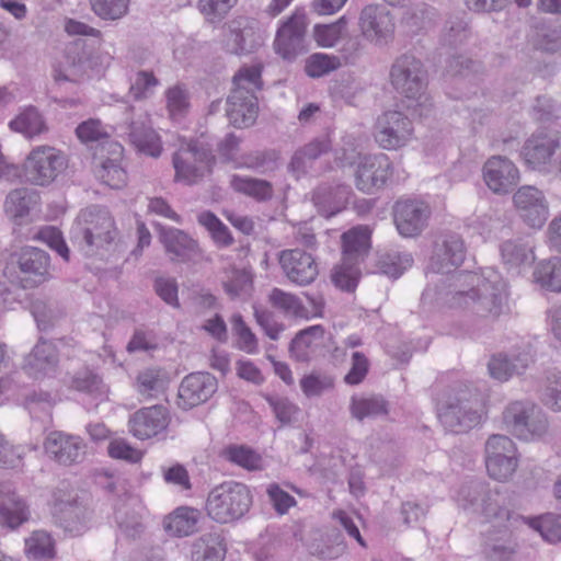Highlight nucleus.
Here are the masks:
<instances>
[{"label": "nucleus", "mask_w": 561, "mask_h": 561, "mask_svg": "<svg viewBox=\"0 0 561 561\" xmlns=\"http://www.w3.org/2000/svg\"><path fill=\"white\" fill-rule=\"evenodd\" d=\"M444 304L462 311L473 323L493 324L507 314L508 285L497 273L459 271L437 290Z\"/></svg>", "instance_id": "nucleus-1"}, {"label": "nucleus", "mask_w": 561, "mask_h": 561, "mask_svg": "<svg viewBox=\"0 0 561 561\" xmlns=\"http://www.w3.org/2000/svg\"><path fill=\"white\" fill-rule=\"evenodd\" d=\"M507 496L497 489H491L483 481H471L458 493L459 505L467 512L481 516L493 527L518 528L526 525V518L506 506Z\"/></svg>", "instance_id": "nucleus-2"}, {"label": "nucleus", "mask_w": 561, "mask_h": 561, "mask_svg": "<svg viewBox=\"0 0 561 561\" xmlns=\"http://www.w3.org/2000/svg\"><path fill=\"white\" fill-rule=\"evenodd\" d=\"M392 88L407 99L408 107L420 117L432 112V100L426 93L427 71L423 62L413 55H401L390 69Z\"/></svg>", "instance_id": "nucleus-3"}, {"label": "nucleus", "mask_w": 561, "mask_h": 561, "mask_svg": "<svg viewBox=\"0 0 561 561\" xmlns=\"http://www.w3.org/2000/svg\"><path fill=\"white\" fill-rule=\"evenodd\" d=\"M482 413L480 393L468 386L448 390L437 403L439 422L455 434L467 433L480 425Z\"/></svg>", "instance_id": "nucleus-4"}, {"label": "nucleus", "mask_w": 561, "mask_h": 561, "mask_svg": "<svg viewBox=\"0 0 561 561\" xmlns=\"http://www.w3.org/2000/svg\"><path fill=\"white\" fill-rule=\"evenodd\" d=\"M71 240L85 256H103V250L112 244L116 237L114 220L102 207L92 206L80 213L72 228Z\"/></svg>", "instance_id": "nucleus-5"}, {"label": "nucleus", "mask_w": 561, "mask_h": 561, "mask_svg": "<svg viewBox=\"0 0 561 561\" xmlns=\"http://www.w3.org/2000/svg\"><path fill=\"white\" fill-rule=\"evenodd\" d=\"M261 66L241 68L233 77L234 88L227 100V116L238 128L251 126L257 115L255 93L262 89Z\"/></svg>", "instance_id": "nucleus-6"}, {"label": "nucleus", "mask_w": 561, "mask_h": 561, "mask_svg": "<svg viewBox=\"0 0 561 561\" xmlns=\"http://www.w3.org/2000/svg\"><path fill=\"white\" fill-rule=\"evenodd\" d=\"M4 274L23 289L38 287L53 277L50 255L36 247H23L11 254Z\"/></svg>", "instance_id": "nucleus-7"}, {"label": "nucleus", "mask_w": 561, "mask_h": 561, "mask_svg": "<svg viewBox=\"0 0 561 561\" xmlns=\"http://www.w3.org/2000/svg\"><path fill=\"white\" fill-rule=\"evenodd\" d=\"M251 506L250 489L236 481H227L215 486L206 501L208 516L219 524L239 520L250 511Z\"/></svg>", "instance_id": "nucleus-8"}, {"label": "nucleus", "mask_w": 561, "mask_h": 561, "mask_svg": "<svg viewBox=\"0 0 561 561\" xmlns=\"http://www.w3.org/2000/svg\"><path fill=\"white\" fill-rule=\"evenodd\" d=\"M505 428L525 440L541 437L548 431V419L542 409L528 399L510 402L502 412Z\"/></svg>", "instance_id": "nucleus-9"}, {"label": "nucleus", "mask_w": 561, "mask_h": 561, "mask_svg": "<svg viewBox=\"0 0 561 561\" xmlns=\"http://www.w3.org/2000/svg\"><path fill=\"white\" fill-rule=\"evenodd\" d=\"M215 161L211 150L197 141L182 146L172 159L175 180L194 184L211 172Z\"/></svg>", "instance_id": "nucleus-10"}, {"label": "nucleus", "mask_w": 561, "mask_h": 561, "mask_svg": "<svg viewBox=\"0 0 561 561\" xmlns=\"http://www.w3.org/2000/svg\"><path fill=\"white\" fill-rule=\"evenodd\" d=\"M67 167L64 154L53 147L33 149L24 162V176L34 185L46 186L54 182Z\"/></svg>", "instance_id": "nucleus-11"}, {"label": "nucleus", "mask_w": 561, "mask_h": 561, "mask_svg": "<svg viewBox=\"0 0 561 561\" xmlns=\"http://www.w3.org/2000/svg\"><path fill=\"white\" fill-rule=\"evenodd\" d=\"M485 467L489 476L497 481L508 480L516 471L517 449L506 435L493 434L484 445Z\"/></svg>", "instance_id": "nucleus-12"}, {"label": "nucleus", "mask_w": 561, "mask_h": 561, "mask_svg": "<svg viewBox=\"0 0 561 561\" xmlns=\"http://www.w3.org/2000/svg\"><path fill=\"white\" fill-rule=\"evenodd\" d=\"M124 135L130 145L140 153L158 158L162 152L160 136L152 128L149 116L146 113H135V108H126V118L122 124Z\"/></svg>", "instance_id": "nucleus-13"}, {"label": "nucleus", "mask_w": 561, "mask_h": 561, "mask_svg": "<svg viewBox=\"0 0 561 561\" xmlns=\"http://www.w3.org/2000/svg\"><path fill=\"white\" fill-rule=\"evenodd\" d=\"M411 119L400 111H387L378 116L374 137L376 142L386 150L404 147L413 136Z\"/></svg>", "instance_id": "nucleus-14"}, {"label": "nucleus", "mask_w": 561, "mask_h": 561, "mask_svg": "<svg viewBox=\"0 0 561 561\" xmlns=\"http://www.w3.org/2000/svg\"><path fill=\"white\" fill-rule=\"evenodd\" d=\"M307 16L304 10L297 9L276 33L274 49L283 59L293 61L307 51L306 31Z\"/></svg>", "instance_id": "nucleus-15"}, {"label": "nucleus", "mask_w": 561, "mask_h": 561, "mask_svg": "<svg viewBox=\"0 0 561 561\" xmlns=\"http://www.w3.org/2000/svg\"><path fill=\"white\" fill-rule=\"evenodd\" d=\"M465 242L458 234H445L435 241L427 270L450 277L466 259Z\"/></svg>", "instance_id": "nucleus-16"}, {"label": "nucleus", "mask_w": 561, "mask_h": 561, "mask_svg": "<svg viewBox=\"0 0 561 561\" xmlns=\"http://www.w3.org/2000/svg\"><path fill=\"white\" fill-rule=\"evenodd\" d=\"M278 263L287 279L298 286L311 284L319 274L312 254L299 248L280 251Z\"/></svg>", "instance_id": "nucleus-17"}, {"label": "nucleus", "mask_w": 561, "mask_h": 561, "mask_svg": "<svg viewBox=\"0 0 561 561\" xmlns=\"http://www.w3.org/2000/svg\"><path fill=\"white\" fill-rule=\"evenodd\" d=\"M215 376L206 371L191 373L183 378L179 387L178 405L183 410L193 409L208 401L217 391Z\"/></svg>", "instance_id": "nucleus-18"}, {"label": "nucleus", "mask_w": 561, "mask_h": 561, "mask_svg": "<svg viewBox=\"0 0 561 561\" xmlns=\"http://www.w3.org/2000/svg\"><path fill=\"white\" fill-rule=\"evenodd\" d=\"M87 445L77 435L55 431L48 434L44 442L47 456L62 466L80 463L85 457Z\"/></svg>", "instance_id": "nucleus-19"}, {"label": "nucleus", "mask_w": 561, "mask_h": 561, "mask_svg": "<svg viewBox=\"0 0 561 561\" xmlns=\"http://www.w3.org/2000/svg\"><path fill=\"white\" fill-rule=\"evenodd\" d=\"M59 364L56 345L41 337L32 351L24 357L22 370L34 380L54 377Z\"/></svg>", "instance_id": "nucleus-20"}, {"label": "nucleus", "mask_w": 561, "mask_h": 561, "mask_svg": "<svg viewBox=\"0 0 561 561\" xmlns=\"http://www.w3.org/2000/svg\"><path fill=\"white\" fill-rule=\"evenodd\" d=\"M224 44L229 54L248 55L261 46L262 36L253 22L245 18H239L227 24Z\"/></svg>", "instance_id": "nucleus-21"}, {"label": "nucleus", "mask_w": 561, "mask_h": 561, "mask_svg": "<svg viewBox=\"0 0 561 561\" xmlns=\"http://www.w3.org/2000/svg\"><path fill=\"white\" fill-rule=\"evenodd\" d=\"M431 208L417 199L398 201L393 207V220L399 233L412 238L419 236L427 225Z\"/></svg>", "instance_id": "nucleus-22"}, {"label": "nucleus", "mask_w": 561, "mask_h": 561, "mask_svg": "<svg viewBox=\"0 0 561 561\" xmlns=\"http://www.w3.org/2000/svg\"><path fill=\"white\" fill-rule=\"evenodd\" d=\"M392 174V164L385 153L368 154L359 159L355 173L356 186L365 193L382 187Z\"/></svg>", "instance_id": "nucleus-23"}, {"label": "nucleus", "mask_w": 561, "mask_h": 561, "mask_svg": "<svg viewBox=\"0 0 561 561\" xmlns=\"http://www.w3.org/2000/svg\"><path fill=\"white\" fill-rule=\"evenodd\" d=\"M520 218L533 228H541L549 215L545 194L533 185L520 186L513 195Z\"/></svg>", "instance_id": "nucleus-24"}, {"label": "nucleus", "mask_w": 561, "mask_h": 561, "mask_svg": "<svg viewBox=\"0 0 561 561\" xmlns=\"http://www.w3.org/2000/svg\"><path fill=\"white\" fill-rule=\"evenodd\" d=\"M483 180L495 194L510 193L519 182V170L503 156L489 158L483 165Z\"/></svg>", "instance_id": "nucleus-25"}, {"label": "nucleus", "mask_w": 561, "mask_h": 561, "mask_svg": "<svg viewBox=\"0 0 561 561\" xmlns=\"http://www.w3.org/2000/svg\"><path fill=\"white\" fill-rule=\"evenodd\" d=\"M359 27L365 38L380 44L392 36L394 23L385 5L369 4L360 12Z\"/></svg>", "instance_id": "nucleus-26"}, {"label": "nucleus", "mask_w": 561, "mask_h": 561, "mask_svg": "<svg viewBox=\"0 0 561 561\" xmlns=\"http://www.w3.org/2000/svg\"><path fill=\"white\" fill-rule=\"evenodd\" d=\"M558 148L556 138L545 133H535L524 142L520 156L529 169L546 172Z\"/></svg>", "instance_id": "nucleus-27"}, {"label": "nucleus", "mask_w": 561, "mask_h": 561, "mask_svg": "<svg viewBox=\"0 0 561 561\" xmlns=\"http://www.w3.org/2000/svg\"><path fill=\"white\" fill-rule=\"evenodd\" d=\"M159 238L172 262H195L201 257L198 243L183 230L161 227Z\"/></svg>", "instance_id": "nucleus-28"}, {"label": "nucleus", "mask_w": 561, "mask_h": 561, "mask_svg": "<svg viewBox=\"0 0 561 561\" xmlns=\"http://www.w3.org/2000/svg\"><path fill=\"white\" fill-rule=\"evenodd\" d=\"M53 517L66 533L77 536L82 534L87 527L88 511L72 496L56 497L53 505Z\"/></svg>", "instance_id": "nucleus-29"}, {"label": "nucleus", "mask_w": 561, "mask_h": 561, "mask_svg": "<svg viewBox=\"0 0 561 561\" xmlns=\"http://www.w3.org/2000/svg\"><path fill=\"white\" fill-rule=\"evenodd\" d=\"M168 423L169 419L165 408L153 405L135 412L129 419L128 425L130 433L135 437L147 439L164 431Z\"/></svg>", "instance_id": "nucleus-30"}, {"label": "nucleus", "mask_w": 561, "mask_h": 561, "mask_svg": "<svg viewBox=\"0 0 561 561\" xmlns=\"http://www.w3.org/2000/svg\"><path fill=\"white\" fill-rule=\"evenodd\" d=\"M331 150L332 141L328 135L312 138L294 152L288 164V170L299 179L312 169L318 159Z\"/></svg>", "instance_id": "nucleus-31"}, {"label": "nucleus", "mask_w": 561, "mask_h": 561, "mask_svg": "<svg viewBox=\"0 0 561 561\" xmlns=\"http://www.w3.org/2000/svg\"><path fill=\"white\" fill-rule=\"evenodd\" d=\"M351 187L344 184H321L312 193L318 211L329 218L340 213L348 203Z\"/></svg>", "instance_id": "nucleus-32"}, {"label": "nucleus", "mask_w": 561, "mask_h": 561, "mask_svg": "<svg viewBox=\"0 0 561 561\" xmlns=\"http://www.w3.org/2000/svg\"><path fill=\"white\" fill-rule=\"evenodd\" d=\"M371 232L366 226H356L341 236L342 259L346 263L359 265L368 255Z\"/></svg>", "instance_id": "nucleus-33"}, {"label": "nucleus", "mask_w": 561, "mask_h": 561, "mask_svg": "<svg viewBox=\"0 0 561 561\" xmlns=\"http://www.w3.org/2000/svg\"><path fill=\"white\" fill-rule=\"evenodd\" d=\"M514 528H500L488 531L482 553L485 561H511L516 552L513 539Z\"/></svg>", "instance_id": "nucleus-34"}, {"label": "nucleus", "mask_w": 561, "mask_h": 561, "mask_svg": "<svg viewBox=\"0 0 561 561\" xmlns=\"http://www.w3.org/2000/svg\"><path fill=\"white\" fill-rule=\"evenodd\" d=\"M28 519L25 503L7 486L0 488V526L15 529Z\"/></svg>", "instance_id": "nucleus-35"}, {"label": "nucleus", "mask_w": 561, "mask_h": 561, "mask_svg": "<svg viewBox=\"0 0 561 561\" xmlns=\"http://www.w3.org/2000/svg\"><path fill=\"white\" fill-rule=\"evenodd\" d=\"M112 157L101 161L96 170V176L111 188H122L127 181L126 171L121 165L123 147L115 141L108 142Z\"/></svg>", "instance_id": "nucleus-36"}, {"label": "nucleus", "mask_w": 561, "mask_h": 561, "mask_svg": "<svg viewBox=\"0 0 561 561\" xmlns=\"http://www.w3.org/2000/svg\"><path fill=\"white\" fill-rule=\"evenodd\" d=\"M226 553V539L220 533L205 534L192 545V561H224Z\"/></svg>", "instance_id": "nucleus-37"}, {"label": "nucleus", "mask_w": 561, "mask_h": 561, "mask_svg": "<svg viewBox=\"0 0 561 561\" xmlns=\"http://www.w3.org/2000/svg\"><path fill=\"white\" fill-rule=\"evenodd\" d=\"M230 186L237 193L243 194L257 203H265L273 198V184L266 180L233 174Z\"/></svg>", "instance_id": "nucleus-38"}, {"label": "nucleus", "mask_w": 561, "mask_h": 561, "mask_svg": "<svg viewBox=\"0 0 561 561\" xmlns=\"http://www.w3.org/2000/svg\"><path fill=\"white\" fill-rule=\"evenodd\" d=\"M201 512L188 506H181L167 516L163 522L164 529L173 536L185 537L197 530Z\"/></svg>", "instance_id": "nucleus-39"}, {"label": "nucleus", "mask_w": 561, "mask_h": 561, "mask_svg": "<svg viewBox=\"0 0 561 561\" xmlns=\"http://www.w3.org/2000/svg\"><path fill=\"white\" fill-rule=\"evenodd\" d=\"M9 127L26 138L39 136L48 130L45 117L33 105L22 108L15 118L9 123Z\"/></svg>", "instance_id": "nucleus-40"}, {"label": "nucleus", "mask_w": 561, "mask_h": 561, "mask_svg": "<svg viewBox=\"0 0 561 561\" xmlns=\"http://www.w3.org/2000/svg\"><path fill=\"white\" fill-rule=\"evenodd\" d=\"M500 251L508 270L530 266L535 261L533 247L522 240H507L501 244Z\"/></svg>", "instance_id": "nucleus-41"}, {"label": "nucleus", "mask_w": 561, "mask_h": 561, "mask_svg": "<svg viewBox=\"0 0 561 561\" xmlns=\"http://www.w3.org/2000/svg\"><path fill=\"white\" fill-rule=\"evenodd\" d=\"M169 385V377L161 368H147L136 378V389L145 399L157 398L162 394Z\"/></svg>", "instance_id": "nucleus-42"}, {"label": "nucleus", "mask_w": 561, "mask_h": 561, "mask_svg": "<svg viewBox=\"0 0 561 561\" xmlns=\"http://www.w3.org/2000/svg\"><path fill=\"white\" fill-rule=\"evenodd\" d=\"M374 262V267L370 270L371 273L397 278L412 265L413 257L410 253L386 252L377 253Z\"/></svg>", "instance_id": "nucleus-43"}, {"label": "nucleus", "mask_w": 561, "mask_h": 561, "mask_svg": "<svg viewBox=\"0 0 561 561\" xmlns=\"http://www.w3.org/2000/svg\"><path fill=\"white\" fill-rule=\"evenodd\" d=\"M350 411L354 419L362 422L365 419L387 415L389 403L381 396H370L367 398L352 397Z\"/></svg>", "instance_id": "nucleus-44"}, {"label": "nucleus", "mask_w": 561, "mask_h": 561, "mask_svg": "<svg viewBox=\"0 0 561 561\" xmlns=\"http://www.w3.org/2000/svg\"><path fill=\"white\" fill-rule=\"evenodd\" d=\"M220 456L245 470L254 471L263 468V459L259 453L245 445H229L221 451Z\"/></svg>", "instance_id": "nucleus-45"}, {"label": "nucleus", "mask_w": 561, "mask_h": 561, "mask_svg": "<svg viewBox=\"0 0 561 561\" xmlns=\"http://www.w3.org/2000/svg\"><path fill=\"white\" fill-rule=\"evenodd\" d=\"M534 277L541 287L561 293V257H552L538 263Z\"/></svg>", "instance_id": "nucleus-46"}, {"label": "nucleus", "mask_w": 561, "mask_h": 561, "mask_svg": "<svg viewBox=\"0 0 561 561\" xmlns=\"http://www.w3.org/2000/svg\"><path fill=\"white\" fill-rule=\"evenodd\" d=\"M268 301L274 307L287 314L298 318H309L308 309L301 304L300 299L279 288H273L268 295Z\"/></svg>", "instance_id": "nucleus-47"}, {"label": "nucleus", "mask_w": 561, "mask_h": 561, "mask_svg": "<svg viewBox=\"0 0 561 561\" xmlns=\"http://www.w3.org/2000/svg\"><path fill=\"white\" fill-rule=\"evenodd\" d=\"M323 328L321 325L309 327L291 340L289 351L298 362H307L310 357L309 348L317 339H322Z\"/></svg>", "instance_id": "nucleus-48"}, {"label": "nucleus", "mask_w": 561, "mask_h": 561, "mask_svg": "<svg viewBox=\"0 0 561 561\" xmlns=\"http://www.w3.org/2000/svg\"><path fill=\"white\" fill-rule=\"evenodd\" d=\"M526 524L551 543L561 542V514H545L527 520Z\"/></svg>", "instance_id": "nucleus-49"}, {"label": "nucleus", "mask_w": 561, "mask_h": 561, "mask_svg": "<svg viewBox=\"0 0 561 561\" xmlns=\"http://www.w3.org/2000/svg\"><path fill=\"white\" fill-rule=\"evenodd\" d=\"M278 159V152L273 149L253 151L242 156L241 165L247 169L265 174L267 172L274 171L277 168Z\"/></svg>", "instance_id": "nucleus-50"}, {"label": "nucleus", "mask_w": 561, "mask_h": 561, "mask_svg": "<svg viewBox=\"0 0 561 561\" xmlns=\"http://www.w3.org/2000/svg\"><path fill=\"white\" fill-rule=\"evenodd\" d=\"M435 18V10L425 3L409 8L402 18L404 25L413 33L430 27Z\"/></svg>", "instance_id": "nucleus-51"}, {"label": "nucleus", "mask_w": 561, "mask_h": 561, "mask_svg": "<svg viewBox=\"0 0 561 561\" xmlns=\"http://www.w3.org/2000/svg\"><path fill=\"white\" fill-rule=\"evenodd\" d=\"M346 16L330 24H317L313 28L316 42L322 47H333L346 32Z\"/></svg>", "instance_id": "nucleus-52"}, {"label": "nucleus", "mask_w": 561, "mask_h": 561, "mask_svg": "<svg viewBox=\"0 0 561 561\" xmlns=\"http://www.w3.org/2000/svg\"><path fill=\"white\" fill-rule=\"evenodd\" d=\"M25 552L34 560L50 559L54 557V543L50 535L46 531H34L25 540Z\"/></svg>", "instance_id": "nucleus-53"}, {"label": "nucleus", "mask_w": 561, "mask_h": 561, "mask_svg": "<svg viewBox=\"0 0 561 561\" xmlns=\"http://www.w3.org/2000/svg\"><path fill=\"white\" fill-rule=\"evenodd\" d=\"M32 195L27 188L11 191L4 201L5 214L14 220L25 217L30 211Z\"/></svg>", "instance_id": "nucleus-54"}, {"label": "nucleus", "mask_w": 561, "mask_h": 561, "mask_svg": "<svg viewBox=\"0 0 561 561\" xmlns=\"http://www.w3.org/2000/svg\"><path fill=\"white\" fill-rule=\"evenodd\" d=\"M90 4L100 19L116 21L128 13L129 0H90Z\"/></svg>", "instance_id": "nucleus-55"}, {"label": "nucleus", "mask_w": 561, "mask_h": 561, "mask_svg": "<svg viewBox=\"0 0 561 561\" xmlns=\"http://www.w3.org/2000/svg\"><path fill=\"white\" fill-rule=\"evenodd\" d=\"M359 274V265L346 263L342 259L341 264L332 270L331 280L337 288L353 291L357 286Z\"/></svg>", "instance_id": "nucleus-56"}, {"label": "nucleus", "mask_w": 561, "mask_h": 561, "mask_svg": "<svg viewBox=\"0 0 561 561\" xmlns=\"http://www.w3.org/2000/svg\"><path fill=\"white\" fill-rule=\"evenodd\" d=\"M340 66L339 57L318 53L308 57L305 71L311 78H320L336 70Z\"/></svg>", "instance_id": "nucleus-57"}, {"label": "nucleus", "mask_w": 561, "mask_h": 561, "mask_svg": "<svg viewBox=\"0 0 561 561\" xmlns=\"http://www.w3.org/2000/svg\"><path fill=\"white\" fill-rule=\"evenodd\" d=\"M541 400L551 410L561 411V371L547 373Z\"/></svg>", "instance_id": "nucleus-58"}, {"label": "nucleus", "mask_w": 561, "mask_h": 561, "mask_svg": "<svg viewBox=\"0 0 561 561\" xmlns=\"http://www.w3.org/2000/svg\"><path fill=\"white\" fill-rule=\"evenodd\" d=\"M71 386L78 391L87 392L94 397H104L107 393V388L103 383L102 378L91 370L78 373L73 377Z\"/></svg>", "instance_id": "nucleus-59"}, {"label": "nucleus", "mask_w": 561, "mask_h": 561, "mask_svg": "<svg viewBox=\"0 0 561 561\" xmlns=\"http://www.w3.org/2000/svg\"><path fill=\"white\" fill-rule=\"evenodd\" d=\"M32 313L39 330H48L62 316L56 305L51 301L37 299L32 304Z\"/></svg>", "instance_id": "nucleus-60"}, {"label": "nucleus", "mask_w": 561, "mask_h": 561, "mask_svg": "<svg viewBox=\"0 0 561 561\" xmlns=\"http://www.w3.org/2000/svg\"><path fill=\"white\" fill-rule=\"evenodd\" d=\"M232 329L238 335V346L241 351L254 354L259 351L257 339L251 329L245 324L241 314H233Z\"/></svg>", "instance_id": "nucleus-61"}, {"label": "nucleus", "mask_w": 561, "mask_h": 561, "mask_svg": "<svg viewBox=\"0 0 561 561\" xmlns=\"http://www.w3.org/2000/svg\"><path fill=\"white\" fill-rule=\"evenodd\" d=\"M158 85L159 80L154 77L153 72L140 70L136 73L130 84L129 94L135 100H144L152 95L154 88Z\"/></svg>", "instance_id": "nucleus-62"}, {"label": "nucleus", "mask_w": 561, "mask_h": 561, "mask_svg": "<svg viewBox=\"0 0 561 561\" xmlns=\"http://www.w3.org/2000/svg\"><path fill=\"white\" fill-rule=\"evenodd\" d=\"M531 113L538 122H550L561 117V106L552 98L540 95L536 98Z\"/></svg>", "instance_id": "nucleus-63"}, {"label": "nucleus", "mask_w": 561, "mask_h": 561, "mask_svg": "<svg viewBox=\"0 0 561 561\" xmlns=\"http://www.w3.org/2000/svg\"><path fill=\"white\" fill-rule=\"evenodd\" d=\"M76 134L78 138L84 142H93L100 141L108 138V133L105 127L102 125L100 119L90 118L85 122H82L76 128Z\"/></svg>", "instance_id": "nucleus-64"}]
</instances>
